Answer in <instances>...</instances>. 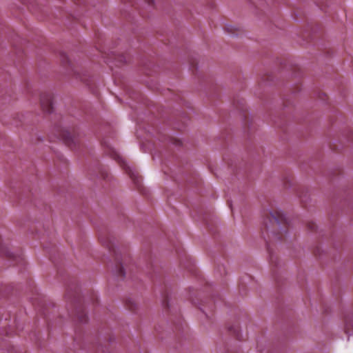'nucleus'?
Segmentation results:
<instances>
[{
    "instance_id": "1",
    "label": "nucleus",
    "mask_w": 353,
    "mask_h": 353,
    "mask_svg": "<svg viewBox=\"0 0 353 353\" xmlns=\"http://www.w3.org/2000/svg\"><path fill=\"white\" fill-rule=\"evenodd\" d=\"M268 223H265V232L268 234L270 230V225L272 226H286L288 225L287 219L283 214V213L279 210H274L270 212L269 216L268 217Z\"/></svg>"
},
{
    "instance_id": "2",
    "label": "nucleus",
    "mask_w": 353,
    "mask_h": 353,
    "mask_svg": "<svg viewBox=\"0 0 353 353\" xmlns=\"http://www.w3.org/2000/svg\"><path fill=\"white\" fill-rule=\"evenodd\" d=\"M114 158L117 159L121 167H122V168L126 172V173L129 175L135 185L139 188L141 182V178L139 176V174L132 170V168L125 163V161L123 160L118 154H114Z\"/></svg>"
},
{
    "instance_id": "3",
    "label": "nucleus",
    "mask_w": 353,
    "mask_h": 353,
    "mask_svg": "<svg viewBox=\"0 0 353 353\" xmlns=\"http://www.w3.org/2000/svg\"><path fill=\"white\" fill-rule=\"evenodd\" d=\"M41 105L46 112H51L52 110V97L50 93H43L41 96Z\"/></svg>"
},
{
    "instance_id": "4",
    "label": "nucleus",
    "mask_w": 353,
    "mask_h": 353,
    "mask_svg": "<svg viewBox=\"0 0 353 353\" xmlns=\"http://www.w3.org/2000/svg\"><path fill=\"white\" fill-rule=\"evenodd\" d=\"M344 332L347 334L353 332V314H348L344 317Z\"/></svg>"
},
{
    "instance_id": "5",
    "label": "nucleus",
    "mask_w": 353,
    "mask_h": 353,
    "mask_svg": "<svg viewBox=\"0 0 353 353\" xmlns=\"http://www.w3.org/2000/svg\"><path fill=\"white\" fill-rule=\"evenodd\" d=\"M100 242L106 248H108L109 250H113V243L109 239V237H103L102 235H100L99 237Z\"/></svg>"
},
{
    "instance_id": "6",
    "label": "nucleus",
    "mask_w": 353,
    "mask_h": 353,
    "mask_svg": "<svg viewBox=\"0 0 353 353\" xmlns=\"http://www.w3.org/2000/svg\"><path fill=\"white\" fill-rule=\"evenodd\" d=\"M62 136L64 139V141L69 146H70L72 143L75 142V139L74 136L71 134V133L69 132L63 133Z\"/></svg>"
},
{
    "instance_id": "7",
    "label": "nucleus",
    "mask_w": 353,
    "mask_h": 353,
    "mask_svg": "<svg viewBox=\"0 0 353 353\" xmlns=\"http://www.w3.org/2000/svg\"><path fill=\"white\" fill-rule=\"evenodd\" d=\"M117 274L121 277H123L125 276L123 266L120 262H118L117 265Z\"/></svg>"
},
{
    "instance_id": "8",
    "label": "nucleus",
    "mask_w": 353,
    "mask_h": 353,
    "mask_svg": "<svg viewBox=\"0 0 353 353\" xmlns=\"http://www.w3.org/2000/svg\"><path fill=\"white\" fill-rule=\"evenodd\" d=\"M77 315L80 322L85 323L87 321V316L83 312H79Z\"/></svg>"
},
{
    "instance_id": "9",
    "label": "nucleus",
    "mask_w": 353,
    "mask_h": 353,
    "mask_svg": "<svg viewBox=\"0 0 353 353\" xmlns=\"http://www.w3.org/2000/svg\"><path fill=\"white\" fill-rule=\"evenodd\" d=\"M229 330L238 339H240L238 327H230Z\"/></svg>"
},
{
    "instance_id": "10",
    "label": "nucleus",
    "mask_w": 353,
    "mask_h": 353,
    "mask_svg": "<svg viewBox=\"0 0 353 353\" xmlns=\"http://www.w3.org/2000/svg\"><path fill=\"white\" fill-rule=\"evenodd\" d=\"M271 233H272V236H273L275 239H278V240L281 239V235H280L279 234H278V233H275L274 232H271Z\"/></svg>"
},
{
    "instance_id": "11",
    "label": "nucleus",
    "mask_w": 353,
    "mask_h": 353,
    "mask_svg": "<svg viewBox=\"0 0 353 353\" xmlns=\"http://www.w3.org/2000/svg\"><path fill=\"white\" fill-rule=\"evenodd\" d=\"M308 228L311 230H314L316 229V224L314 223H310L308 224Z\"/></svg>"
},
{
    "instance_id": "12",
    "label": "nucleus",
    "mask_w": 353,
    "mask_h": 353,
    "mask_svg": "<svg viewBox=\"0 0 353 353\" xmlns=\"http://www.w3.org/2000/svg\"><path fill=\"white\" fill-rule=\"evenodd\" d=\"M129 304H131V305H128V308L130 310H134V307L133 306V303L131 302L130 301H129Z\"/></svg>"
},
{
    "instance_id": "13",
    "label": "nucleus",
    "mask_w": 353,
    "mask_h": 353,
    "mask_svg": "<svg viewBox=\"0 0 353 353\" xmlns=\"http://www.w3.org/2000/svg\"><path fill=\"white\" fill-rule=\"evenodd\" d=\"M148 3L152 5L153 3V0H148Z\"/></svg>"
},
{
    "instance_id": "14",
    "label": "nucleus",
    "mask_w": 353,
    "mask_h": 353,
    "mask_svg": "<svg viewBox=\"0 0 353 353\" xmlns=\"http://www.w3.org/2000/svg\"><path fill=\"white\" fill-rule=\"evenodd\" d=\"M15 260H16L17 261H21V260H22V259H21V257H19V259H14V261H15Z\"/></svg>"
},
{
    "instance_id": "15",
    "label": "nucleus",
    "mask_w": 353,
    "mask_h": 353,
    "mask_svg": "<svg viewBox=\"0 0 353 353\" xmlns=\"http://www.w3.org/2000/svg\"><path fill=\"white\" fill-rule=\"evenodd\" d=\"M165 304L166 307H168V303L167 302L165 303Z\"/></svg>"
}]
</instances>
